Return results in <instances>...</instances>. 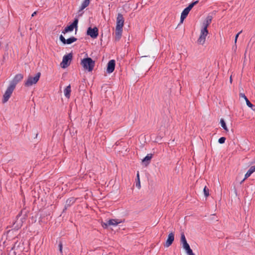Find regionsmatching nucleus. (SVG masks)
<instances>
[{
  "mask_svg": "<svg viewBox=\"0 0 255 255\" xmlns=\"http://www.w3.org/2000/svg\"><path fill=\"white\" fill-rule=\"evenodd\" d=\"M81 64L89 72L92 71L95 66V61L89 57L82 59Z\"/></svg>",
  "mask_w": 255,
  "mask_h": 255,
  "instance_id": "f257e3e1",
  "label": "nucleus"
},
{
  "mask_svg": "<svg viewBox=\"0 0 255 255\" xmlns=\"http://www.w3.org/2000/svg\"><path fill=\"white\" fill-rule=\"evenodd\" d=\"M180 243L188 255H194V254L193 253L192 250L191 249L189 245L186 241L185 235L183 233L181 234Z\"/></svg>",
  "mask_w": 255,
  "mask_h": 255,
  "instance_id": "f03ea898",
  "label": "nucleus"
},
{
  "mask_svg": "<svg viewBox=\"0 0 255 255\" xmlns=\"http://www.w3.org/2000/svg\"><path fill=\"white\" fill-rule=\"evenodd\" d=\"M40 76V73H38L34 77L29 76L28 77L27 80L24 83V85L26 87H30L34 84H35L39 80Z\"/></svg>",
  "mask_w": 255,
  "mask_h": 255,
  "instance_id": "7ed1b4c3",
  "label": "nucleus"
},
{
  "mask_svg": "<svg viewBox=\"0 0 255 255\" xmlns=\"http://www.w3.org/2000/svg\"><path fill=\"white\" fill-rule=\"evenodd\" d=\"M198 2V0H196L195 1H194L190 3L188 7L185 8L183 11L181 13V17H180V20L181 22H182L184 19L186 17V16L188 15L189 11L191 10V9L193 8V7L196 5Z\"/></svg>",
  "mask_w": 255,
  "mask_h": 255,
  "instance_id": "20e7f679",
  "label": "nucleus"
},
{
  "mask_svg": "<svg viewBox=\"0 0 255 255\" xmlns=\"http://www.w3.org/2000/svg\"><path fill=\"white\" fill-rule=\"evenodd\" d=\"M208 34V31L206 28H202L201 29L200 35L197 40V43L201 45H203L206 40V36Z\"/></svg>",
  "mask_w": 255,
  "mask_h": 255,
  "instance_id": "39448f33",
  "label": "nucleus"
},
{
  "mask_svg": "<svg viewBox=\"0 0 255 255\" xmlns=\"http://www.w3.org/2000/svg\"><path fill=\"white\" fill-rule=\"evenodd\" d=\"M72 58V54L71 53L64 55L60 64L61 67L63 68L67 67L70 65Z\"/></svg>",
  "mask_w": 255,
  "mask_h": 255,
  "instance_id": "423d86ee",
  "label": "nucleus"
},
{
  "mask_svg": "<svg viewBox=\"0 0 255 255\" xmlns=\"http://www.w3.org/2000/svg\"><path fill=\"white\" fill-rule=\"evenodd\" d=\"M14 89V88H13V86H9L6 91L5 92L3 96V99H2V103H6L9 98L10 97L13 90Z\"/></svg>",
  "mask_w": 255,
  "mask_h": 255,
  "instance_id": "0eeeda50",
  "label": "nucleus"
},
{
  "mask_svg": "<svg viewBox=\"0 0 255 255\" xmlns=\"http://www.w3.org/2000/svg\"><path fill=\"white\" fill-rule=\"evenodd\" d=\"M98 34L99 30L97 27H94V28L90 27L87 29V34L93 39L96 38L98 36Z\"/></svg>",
  "mask_w": 255,
  "mask_h": 255,
  "instance_id": "6e6552de",
  "label": "nucleus"
},
{
  "mask_svg": "<svg viewBox=\"0 0 255 255\" xmlns=\"http://www.w3.org/2000/svg\"><path fill=\"white\" fill-rule=\"evenodd\" d=\"M78 21L79 20L78 18H75L73 22L70 25L66 27L64 31L62 32V33L65 34V33L68 32L69 31H72L73 30L74 28L76 29V30H77L78 27Z\"/></svg>",
  "mask_w": 255,
  "mask_h": 255,
  "instance_id": "1a4fd4ad",
  "label": "nucleus"
},
{
  "mask_svg": "<svg viewBox=\"0 0 255 255\" xmlns=\"http://www.w3.org/2000/svg\"><path fill=\"white\" fill-rule=\"evenodd\" d=\"M124 18L121 13H118L117 17L116 28H123L124 25Z\"/></svg>",
  "mask_w": 255,
  "mask_h": 255,
  "instance_id": "9d476101",
  "label": "nucleus"
},
{
  "mask_svg": "<svg viewBox=\"0 0 255 255\" xmlns=\"http://www.w3.org/2000/svg\"><path fill=\"white\" fill-rule=\"evenodd\" d=\"M23 78V75L21 74H16L14 77L13 80L10 84V86H13V88H15L16 85Z\"/></svg>",
  "mask_w": 255,
  "mask_h": 255,
  "instance_id": "9b49d317",
  "label": "nucleus"
},
{
  "mask_svg": "<svg viewBox=\"0 0 255 255\" xmlns=\"http://www.w3.org/2000/svg\"><path fill=\"white\" fill-rule=\"evenodd\" d=\"M174 234L173 232H171V233H170L169 234V235L168 236V238L166 241L165 244L164 245V247L168 248L169 246H170L172 245L173 242L174 241Z\"/></svg>",
  "mask_w": 255,
  "mask_h": 255,
  "instance_id": "f8f14e48",
  "label": "nucleus"
},
{
  "mask_svg": "<svg viewBox=\"0 0 255 255\" xmlns=\"http://www.w3.org/2000/svg\"><path fill=\"white\" fill-rule=\"evenodd\" d=\"M60 40L64 44H70L77 40V38L74 37H71L67 39H66L62 35L60 36Z\"/></svg>",
  "mask_w": 255,
  "mask_h": 255,
  "instance_id": "ddd939ff",
  "label": "nucleus"
},
{
  "mask_svg": "<svg viewBox=\"0 0 255 255\" xmlns=\"http://www.w3.org/2000/svg\"><path fill=\"white\" fill-rule=\"evenodd\" d=\"M115 68V61L114 60H111L108 63L107 72L108 73H111L114 71Z\"/></svg>",
  "mask_w": 255,
  "mask_h": 255,
  "instance_id": "4468645a",
  "label": "nucleus"
},
{
  "mask_svg": "<svg viewBox=\"0 0 255 255\" xmlns=\"http://www.w3.org/2000/svg\"><path fill=\"white\" fill-rule=\"evenodd\" d=\"M121 221H120L119 220H116V219H111L107 221V223H105L104 224V225L103 226L104 227L106 228L108 226H117L119 223H120Z\"/></svg>",
  "mask_w": 255,
  "mask_h": 255,
  "instance_id": "2eb2a0df",
  "label": "nucleus"
},
{
  "mask_svg": "<svg viewBox=\"0 0 255 255\" xmlns=\"http://www.w3.org/2000/svg\"><path fill=\"white\" fill-rule=\"evenodd\" d=\"M255 172V165L251 166L245 175L244 179L241 181L242 183L247 178L249 177L252 173Z\"/></svg>",
  "mask_w": 255,
  "mask_h": 255,
  "instance_id": "dca6fc26",
  "label": "nucleus"
},
{
  "mask_svg": "<svg viewBox=\"0 0 255 255\" xmlns=\"http://www.w3.org/2000/svg\"><path fill=\"white\" fill-rule=\"evenodd\" d=\"M212 16L211 15H208L205 21L203 23V27L207 29L208 26L210 24L212 20Z\"/></svg>",
  "mask_w": 255,
  "mask_h": 255,
  "instance_id": "f3484780",
  "label": "nucleus"
},
{
  "mask_svg": "<svg viewBox=\"0 0 255 255\" xmlns=\"http://www.w3.org/2000/svg\"><path fill=\"white\" fill-rule=\"evenodd\" d=\"M123 28H116L115 30V40L119 41L122 35Z\"/></svg>",
  "mask_w": 255,
  "mask_h": 255,
  "instance_id": "a211bd4d",
  "label": "nucleus"
},
{
  "mask_svg": "<svg viewBox=\"0 0 255 255\" xmlns=\"http://www.w3.org/2000/svg\"><path fill=\"white\" fill-rule=\"evenodd\" d=\"M152 154H148L142 160V162L145 166L148 165L150 162V161L152 158Z\"/></svg>",
  "mask_w": 255,
  "mask_h": 255,
  "instance_id": "6ab92c4d",
  "label": "nucleus"
},
{
  "mask_svg": "<svg viewBox=\"0 0 255 255\" xmlns=\"http://www.w3.org/2000/svg\"><path fill=\"white\" fill-rule=\"evenodd\" d=\"M90 2V0H85L82 3L79 8V11H82L84 9H85L86 7H87Z\"/></svg>",
  "mask_w": 255,
  "mask_h": 255,
  "instance_id": "aec40b11",
  "label": "nucleus"
},
{
  "mask_svg": "<svg viewBox=\"0 0 255 255\" xmlns=\"http://www.w3.org/2000/svg\"><path fill=\"white\" fill-rule=\"evenodd\" d=\"M71 92V86L69 85V86H67L64 90V94L65 96L67 98H69L70 97Z\"/></svg>",
  "mask_w": 255,
  "mask_h": 255,
  "instance_id": "412c9836",
  "label": "nucleus"
},
{
  "mask_svg": "<svg viewBox=\"0 0 255 255\" xmlns=\"http://www.w3.org/2000/svg\"><path fill=\"white\" fill-rule=\"evenodd\" d=\"M75 202V199L73 197L70 198L66 200V206H70Z\"/></svg>",
  "mask_w": 255,
  "mask_h": 255,
  "instance_id": "4be33fe9",
  "label": "nucleus"
},
{
  "mask_svg": "<svg viewBox=\"0 0 255 255\" xmlns=\"http://www.w3.org/2000/svg\"><path fill=\"white\" fill-rule=\"evenodd\" d=\"M136 187H137L138 189H140L141 187L139 171H137L136 174Z\"/></svg>",
  "mask_w": 255,
  "mask_h": 255,
  "instance_id": "5701e85b",
  "label": "nucleus"
},
{
  "mask_svg": "<svg viewBox=\"0 0 255 255\" xmlns=\"http://www.w3.org/2000/svg\"><path fill=\"white\" fill-rule=\"evenodd\" d=\"M220 123H221V126L222 127L227 131H228V129L226 126V123H225V121L222 119H221L220 120Z\"/></svg>",
  "mask_w": 255,
  "mask_h": 255,
  "instance_id": "b1692460",
  "label": "nucleus"
},
{
  "mask_svg": "<svg viewBox=\"0 0 255 255\" xmlns=\"http://www.w3.org/2000/svg\"><path fill=\"white\" fill-rule=\"evenodd\" d=\"M204 194L206 197H208L209 196V189L207 187V186H205L203 189Z\"/></svg>",
  "mask_w": 255,
  "mask_h": 255,
  "instance_id": "393cba45",
  "label": "nucleus"
},
{
  "mask_svg": "<svg viewBox=\"0 0 255 255\" xmlns=\"http://www.w3.org/2000/svg\"><path fill=\"white\" fill-rule=\"evenodd\" d=\"M246 102L247 105L249 107L252 108L254 107V105L249 101L248 99L246 100Z\"/></svg>",
  "mask_w": 255,
  "mask_h": 255,
  "instance_id": "a878e982",
  "label": "nucleus"
},
{
  "mask_svg": "<svg viewBox=\"0 0 255 255\" xmlns=\"http://www.w3.org/2000/svg\"><path fill=\"white\" fill-rule=\"evenodd\" d=\"M225 140H226V138L225 137H222L219 139L218 142L220 144H223L225 142Z\"/></svg>",
  "mask_w": 255,
  "mask_h": 255,
  "instance_id": "bb28decb",
  "label": "nucleus"
},
{
  "mask_svg": "<svg viewBox=\"0 0 255 255\" xmlns=\"http://www.w3.org/2000/svg\"><path fill=\"white\" fill-rule=\"evenodd\" d=\"M239 96H240V98L244 99H245V101L247 99H248V98H247V97L244 93H240Z\"/></svg>",
  "mask_w": 255,
  "mask_h": 255,
  "instance_id": "cd10ccee",
  "label": "nucleus"
},
{
  "mask_svg": "<svg viewBox=\"0 0 255 255\" xmlns=\"http://www.w3.org/2000/svg\"><path fill=\"white\" fill-rule=\"evenodd\" d=\"M242 31H240L239 33H238L235 36V43H236L237 42V39H238V38L239 36V35L242 33Z\"/></svg>",
  "mask_w": 255,
  "mask_h": 255,
  "instance_id": "c85d7f7f",
  "label": "nucleus"
},
{
  "mask_svg": "<svg viewBox=\"0 0 255 255\" xmlns=\"http://www.w3.org/2000/svg\"><path fill=\"white\" fill-rule=\"evenodd\" d=\"M59 251L62 254V243L60 242L59 245Z\"/></svg>",
  "mask_w": 255,
  "mask_h": 255,
  "instance_id": "c756f323",
  "label": "nucleus"
},
{
  "mask_svg": "<svg viewBox=\"0 0 255 255\" xmlns=\"http://www.w3.org/2000/svg\"><path fill=\"white\" fill-rule=\"evenodd\" d=\"M20 220H21V222H23V221H25V217H23V218H21L20 219Z\"/></svg>",
  "mask_w": 255,
  "mask_h": 255,
  "instance_id": "7c9ffc66",
  "label": "nucleus"
},
{
  "mask_svg": "<svg viewBox=\"0 0 255 255\" xmlns=\"http://www.w3.org/2000/svg\"><path fill=\"white\" fill-rule=\"evenodd\" d=\"M20 216V215H18L17 216V220H16V222H18V221H19V218Z\"/></svg>",
  "mask_w": 255,
  "mask_h": 255,
  "instance_id": "2f4dec72",
  "label": "nucleus"
},
{
  "mask_svg": "<svg viewBox=\"0 0 255 255\" xmlns=\"http://www.w3.org/2000/svg\"><path fill=\"white\" fill-rule=\"evenodd\" d=\"M36 14V12L34 11L31 15L32 16H34Z\"/></svg>",
  "mask_w": 255,
  "mask_h": 255,
  "instance_id": "473e14b6",
  "label": "nucleus"
},
{
  "mask_svg": "<svg viewBox=\"0 0 255 255\" xmlns=\"http://www.w3.org/2000/svg\"><path fill=\"white\" fill-rule=\"evenodd\" d=\"M252 109L255 112V108H253V107L252 108Z\"/></svg>",
  "mask_w": 255,
  "mask_h": 255,
  "instance_id": "72a5a7b5",
  "label": "nucleus"
}]
</instances>
